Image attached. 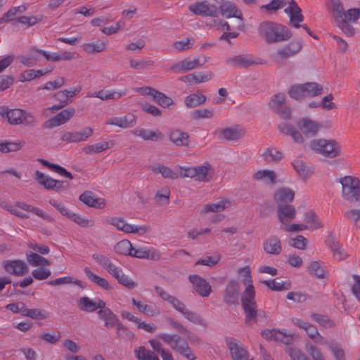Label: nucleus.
Returning <instances> with one entry per match:
<instances>
[{
	"mask_svg": "<svg viewBox=\"0 0 360 360\" xmlns=\"http://www.w3.org/2000/svg\"><path fill=\"white\" fill-rule=\"evenodd\" d=\"M257 30L259 35L268 44L286 41L292 36L291 31L287 27L271 21L262 22Z\"/></svg>",
	"mask_w": 360,
	"mask_h": 360,
	"instance_id": "nucleus-1",
	"label": "nucleus"
},
{
	"mask_svg": "<svg viewBox=\"0 0 360 360\" xmlns=\"http://www.w3.org/2000/svg\"><path fill=\"white\" fill-rule=\"evenodd\" d=\"M241 305L245 314L246 325L256 323L259 319V310L255 300V290L253 285H248L241 295Z\"/></svg>",
	"mask_w": 360,
	"mask_h": 360,
	"instance_id": "nucleus-2",
	"label": "nucleus"
},
{
	"mask_svg": "<svg viewBox=\"0 0 360 360\" xmlns=\"http://www.w3.org/2000/svg\"><path fill=\"white\" fill-rule=\"evenodd\" d=\"M0 115L6 118L11 124L32 126L34 122V117L30 112L19 108L9 109L7 106H1Z\"/></svg>",
	"mask_w": 360,
	"mask_h": 360,
	"instance_id": "nucleus-3",
	"label": "nucleus"
},
{
	"mask_svg": "<svg viewBox=\"0 0 360 360\" xmlns=\"http://www.w3.org/2000/svg\"><path fill=\"white\" fill-rule=\"evenodd\" d=\"M310 148L316 153L328 158H335L341 153L340 144L333 139H314L310 142Z\"/></svg>",
	"mask_w": 360,
	"mask_h": 360,
	"instance_id": "nucleus-4",
	"label": "nucleus"
},
{
	"mask_svg": "<svg viewBox=\"0 0 360 360\" xmlns=\"http://www.w3.org/2000/svg\"><path fill=\"white\" fill-rule=\"evenodd\" d=\"M322 93V86L316 82L294 84L288 90L290 96L297 101H300L306 97H314Z\"/></svg>",
	"mask_w": 360,
	"mask_h": 360,
	"instance_id": "nucleus-5",
	"label": "nucleus"
},
{
	"mask_svg": "<svg viewBox=\"0 0 360 360\" xmlns=\"http://www.w3.org/2000/svg\"><path fill=\"white\" fill-rule=\"evenodd\" d=\"M342 195L344 199L353 202L360 198V180L357 177L346 176L340 179Z\"/></svg>",
	"mask_w": 360,
	"mask_h": 360,
	"instance_id": "nucleus-6",
	"label": "nucleus"
},
{
	"mask_svg": "<svg viewBox=\"0 0 360 360\" xmlns=\"http://www.w3.org/2000/svg\"><path fill=\"white\" fill-rule=\"evenodd\" d=\"M220 4L216 0H202L189 6V9L194 14L211 18H217L219 15Z\"/></svg>",
	"mask_w": 360,
	"mask_h": 360,
	"instance_id": "nucleus-7",
	"label": "nucleus"
},
{
	"mask_svg": "<svg viewBox=\"0 0 360 360\" xmlns=\"http://www.w3.org/2000/svg\"><path fill=\"white\" fill-rule=\"evenodd\" d=\"M34 178L45 189L51 190L56 193H61L70 188L69 181L54 179L39 170L34 172Z\"/></svg>",
	"mask_w": 360,
	"mask_h": 360,
	"instance_id": "nucleus-8",
	"label": "nucleus"
},
{
	"mask_svg": "<svg viewBox=\"0 0 360 360\" xmlns=\"http://www.w3.org/2000/svg\"><path fill=\"white\" fill-rule=\"evenodd\" d=\"M105 221L110 224L119 231H122L127 233H139L143 235L150 230L148 226H134L129 224L122 217H107Z\"/></svg>",
	"mask_w": 360,
	"mask_h": 360,
	"instance_id": "nucleus-9",
	"label": "nucleus"
},
{
	"mask_svg": "<svg viewBox=\"0 0 360 360\" xmlns=\"http://www.w3.org/2000/svg\"><path fill=\"white\" fill-rule=\"evenodd\" d=\"M285 95L283 93L275 94L269 103L270 109L283 120L291 118V109L285 105Z\"/></svg>",
	"mask_w": 360,
	"mask_h": 360,
	"instance_id": "nucleus-10",
	"label": "nucleus"
},
{
	"mask_svg": "<svg viewBox=\"0 0 360 360\" xmlns=\"http://www.w3.org/2000/svg\"><path fill=\"white\" fill-rule=\"evenodd\" d=\"M240 286L238 281L231 279L226 284L223 292V300L229 306L239 303Z\"/></svg>",
	"mask_w": 360,
	"mask_h": 360,
	"instance_id": "nucleus-11",
	"label": "nucleus"
},
{
	"mask_svg": "<svg viewBox=\"0 0 360 360\" xmlns=\"http://www.w3.org/2000/svg\"><path fill=\"white\" fill-rule=\"evenodd\" d=\"M75 113V109L74 108H68L60 112L56 116L46 120L43 124V128L52 129L60 126L70 120L74 116Z\"/></svg>",
	"mask_w": 360,
	"mask_h": 360,
	"instance_id": "nucleus-12",
	"label": "nucleus"
},
{
	"mask_svg": "<svg viewBox=\"0 0 360 360\" xmlns=\"http://www.w3.org/2000/svg\"><path fill=\"white\" fill-rule=\"evenodd\" d=\"M217 3L220 4L219 15L226 18H236L243 21V13L239 10L236 4L233 1L226 0H216Z\"/></svg>",
	"mask_w": 360,
	"mask_h": 360,
	"instance_id": "nucleus-13",
	"label": "nucleus"
},
{
	"mask_svg": "<svg viewBox=\"0 0 360 360\" xmlns=\"http://www.w3.org/2000/svg\"><path fill=\"white\" fill-rule=\"evenodd\" d=\"M296 124L300 131L307 137L315 136L322 127L320 123L309 117H304L297 121Z\"/></svg>",
	"mask_w": 360,
	"mask_h": 360,
	"instance_id": "nucleus-14",
	"label": "nucleus"
},
{
	"mask_svg": "<svg viewBox=\"0 0 360 360\" xmlns=\"http://www.w3.org/2000/svg\"><path fill=\"white\" fill-rule=\"evenodd\" d=\"M3 267L7 273L15 276H22L29 271L27 265L20 259L4 261Z\"/></svg>",
	"mask_w": 360,
	"mask_h": 360,
	"instance_id": "nucleus-15",
	"label": "nucleus"
},
{
	"mask_svg": "<svg viewBox=\"0 0 360 360\" xmlns=\"http://www.w3.org/2000/svg\"><path fill=\"white\" fill-rule=\"evenodd\" d=\"M206 62L207 59L205 57L203 58V60L202 62L199 58H194L193 60H191L189 58H186L183 60L174 64L171 67V70L175 73L186 72L202 66Z\"/></svg>",
	"mask_w": 360,
	"mask_h": 360,
	"instance_id": "nucleus-16",
	"label": "nucleus"
},
{
	"mask_svg": "<svg viewBox=\"0 0 360 360\" xmlns=\"http://www.w3.org/2000/svg\"><path fill=\"white\" fill-rule=\"evenodd\" d=\"M302 49L301 40H293L276 51V57L280 60H287L297 55Z\"/></svg>",
	"mask_w": 360,
	"mask_h": 360,
	"instance_id": "nucleus-17",
	"label": "nucleus"
},
{
	"mask_svg": "<svg viewBox=\"0 0 360 360\" xmlns=\"http://www.w3.org/2000/svg\"><path fill=\"white\" fill-rule=\"evenodd\" d=\"M189 281L193 284L195 292L203 297H207L212 292V287L210 283L198 275H190Z\"/></svg>",
	"mask_w": 360,
	"mask_h": 360,
	"instance_id": "nucleus-18",
	"label": "nucleus"
},
{
	"mask_svg": "<svg viewBox=\"0 0 360 360\" xmlns=\"http://www.w3.org/2000/svg\"><path fill=\"white\" fill-rule=\"evenodd\" d=\"M226 342L233 360H248V352L237 342L236 339L229 338L226 340Z\"/></svg>",
	"mask_w": 360,
	"mask_h": 360,
	"instance_id": "nucleus-19",
	"label": "nucleus"
},
{
	"mask_svg": "<svg viewBox=\"0 0 360 360\" xmlns=\"http://www.w3.org/2000/svg\"><path fill=\"white\" fill-rule=\"evenodd\" d=\"M292 322L298 327L302 329H304L308 336L315 342V343H323V338L319 334L317 328L315 326L305 322L299 319H295L292 320Z\"/></svg>",
	"mask_w": 360,
	"mask_h": 360,
	"instance_id": "nucleus-20",
	"label": "nucleus"
},
{
	"mask_svg": "<svg viewBox=\"0 0 360 360\" xmlns=\"http://www.w3.org/2000/svg\"><path fill=\"white\" fill-rule=\"evenodd\" d=\"M93 134L91 127H85L80 131H65L61 136V140L68 143H77L86 140Z\"/></svg>",
	"mask_w": 360,
	"mask_h": 360,
	"instance_id": "nucleus-21",
	"label": "nucleus"
},
{
	"mask_svg": "<svg viewBox=\"0 0 360 360\" xmlns=\"http://www.w3.org/2000/svg\"><path fill=\"white\" fill-rule=\"evenodd\" d=\"M130 256L139 259H148L158 261L161 259V254L153 248L149 249L142 247H133Z\"/></svg>",
	"mask_w": 360,
	"mask_h": 360,
	"instance_id": "nucleus-22",
	"label": "nucleus"
},
{
	"mask_svg": "<svg viewBox=\"0 0 360 360\" xmlns=\"http://www.w3.org/2000/svg\"><path fill=\"white\" fill-rule=\"evenodd\" d=\"M226 63L229 66L243 68H248L259 63L256 62L251 56L248 54H240L233 58H229L226 59Z\"/></svg>",
	"mask_w": 360,
	"mask_h": 360,
	"instance_id": "nucleus-23",
	"label": "nucleus"
},
{
	"mask_svg": "<svg viewBox=\"0 0 360 360\" xmlns=\"http://www.w3.org/2000/svg\"><path fill=\"white\" fill-rule=\"evenodd\" d=\"M277 214L279 221L283 224H288L290 221L295 219L296 210L292 205L279 204L277 208Z\"/></svg>",
	"mask_w": 360,
	"mask_h": 360,
	"instance_id": "nucleus-24",
	"label": "nucleus"
},
{
	"mask_svg": "<svg viewBox=\"0 0 360 360\" xmlns=\"http://www.w3.org/2000/svg\"><path fill=\"white\" fill-rule=\"evenodd\" d=\"M263 249L266 254L278 255L282 251L281 241L276 236H271L264 240Z\"/></svg>",
	"mask_w": 360,
	"mask_h": 360,
	"instance_id": "nucleus-25",
	"label": "nucleus"
},
{
	"mask_svg": "<svg viewBox=\"0 0 360 360\" xmlns=\"http://www.w3.org/2000/svg\"><path fill=\"white\" fill-rule=\"evenodd\" d=\"M169 139L176 146H189V134L178 129H172L169 133Z\"/></svg>",
	"mask_w": 360,
	"mask_h": 360,
	"instance_id": "nucleus-26",
	"label": "nucleus"
},
{
	"mask_svg": "<svg viewBox=\"0 0 360 360\" xmlns=\"http://www.w3.org/2000/svg\"><path fill=\"white\" fill-rule=\"evenodd\" d=\"M131 132L134 135L140 136L145 141H157L162 140L164 138L163 134L159 129L153 131L138 127L134 129Z\"/></svg>",
	"mask_w": 360,
	"mask_h": 360,
	"instance_id": "nucleus-27",
	"label": "nucleus"
},
{
	"mask_svg": "<svg viewBox=\"0 0 360 360\" xmlns=\"http://www.w3.org/2000/svg\"><path fill=\"white\" fill-rule=\"evenodd\" d=\"M280 132L290 136L293 141L297 143H303L304 139L302 133L297 130L295 127L291 124H280L278 126Z\"/></svg>",
	"mask_w": 360,
	"mask_h": 360,
	"instance_id": "nucleus-28",
	"label": "nucleus"
},
{
	"mask_svg": "<svg viewBox=\"0 0 360 360\" xmlns=\"http://www.w3.org/2000/svg\"><path fill=\"white\" fill-rule=\"evenodd\" d=\"M223 139L226 141H238L245 134L244 128L226 127L219 131Z\"/></svg>",
	"mask_w": 360,
	"mask_h": 360,
	"instance_id": "nucleus-29",
	"label": "nucleus"
},
{
	"mask_svg": "<svg viewBox=\"0 0 360 360\" xmlns=\"http://www.w3.org/2000/svg\"><path fill=\"white\" fill-rule=\"evenodd\" d=\"M79 200L85 205L92 207L103 208L105 205L102 199L96 198L94 193L89 191H86L81 194Z\"/></svg>",
	"mask_w": 360,
	"mask_h": 360,
	"instance_id": "nucleus-30",
	"label": "nucleus"
},
{
	"mask_svg": "<svg viewBox=\"0 0 360 360\" xmlns=\"http://www.w3.org/2000/svg\"><path fill=\"white\" fill-rule=\"evenodd\" d=\"M97 314L101 319L105 321L106 328L117 326L120 323L117 316L110 309L98 310Z\"/></svg>",
	"mask_w": 360,
	"mask_h": 360,
	"instance_id": "nucleus-31",
	"label": "nucleus"
},
{
	"mask_svg": "<svg viewBox=\"0 0 360 360\" xmlns=\"http://www.w3.org/2000/svg\"><path fill=\"white\" fill-rule=\"evenodd\" d=\"M136 122L135 115H128L121 117H112L108 123L121 128H129L134 126Z\"/></svg>",
	"mask_w": 360,
	"mask_h": 360,
	"instance_id": "nucleus-32",
	"label": "nucleus"
},
{
	"mask_svg": "<svg viewBox=\"0 0 360 360\" xmlns=\"http://www.w3.org/2000/svg\"><path fill=\"white\" fill-rule=\"evenodd\" d=\"M160 338L165 343L169 345L173 350L178 352V348L182 346L183 342H186L181 336L176 334H166L162 333L159 335Z\"/></svg>",
	"mask_w": 360,
	"mask_h": 360,
	"instance_id": "nucleus-33",
	"label": "nucleus"
},
{
	"mask_svg": "<svg viewBox=\"0 0 360 360\" xmlns=\"http://www.w3.org/2000/svg\"><path fill=\"white\" fill-rule=\"evenodd\" d=\"M292 165L295 171L303 179L309 178L314 173V169L307 165V164L299 158L293 161Z\"/></svg>",
	"mask_w": 360,
	"mask_h": 360,
	"instance_id": "nucleus-34",
	"label": "nucleus"
},
{
	"mask_svg": "<svg viewBox=\"0 0 360 360\" xmlns=\"http://www.w3.org/2000/svg\"><path fill=\"white\" fill-rule=\"evenodd\" d=\"M15 205L17 207H18L22 210L34 213V214L44 219L46 221H53V218L51 217V215L45 213L43 210H41V209H39L37 207L32 206L31 205H28L23 202H16Z\"/></svg>",
	"mask_w": 360,
	"mask_h": 360,
	"instance_id": "nucleus-35",
	"label": "nucleus"
},
{
	"mask_svg": "<svg viewBox=\"0 0 360 360\" xmlns=\"http://www.w3.org/2000/svg\"><path fill=\"white\" fill-rule=\"evenodd\" d=\"M295 197V192L289 188H278L274 193V199L277 202L289 203Z\"/></svg>",
	"mask_w": 360,
	"mask_h": 360,
	"instance_id": "nucleus-36",
	"label": "nucleus"
},
{
	"mask_svg": "<svg viewBox=\"0 0 360 360\" xmlns=\"http://www.w3.org/2000/svg\"><path fill=\"white\" fill-rule=\"evenodd\" d=\"M127 93L126 90H123L121 91H108V90H101L98 91L94 92L91 96L99 98L103 101L107 100H117L121 98L122 96L125 95Z\"/></svg>",
	"mask_w": 360,
	"mask_h": 360,
	"instance_id": "nucleus-37",
	"label": "nucleus"
},
{
	"mask_svg": "<svg viewBox=\"0 0 360 360\" xmlns=\"http://www.w3.org/2000/svg\"><path fill=\"white\" fill-rule=\"evenodd\" d=\"M84 271L86 277L94 283L96 284L101 288L108 290H111L112 287L110 285L108 281L104 278L100 277L96 274H94L89 267H85Z\"/></svg>",
	"mask_w": 360,
	"mask_h": 360,
	"instance_id": "nucleus-38",
	"label": "nucleus"
},
{
	"mask_svg": "<svg viewBox=\"0 0 360 360\" xmlns=\"http://www.w3.org/2000/svg\"><path fill=\"white\" fill-rule=\"evenodd\" d=\"M276 174L273 170H258L253 176V179L257 181L263 180L265 182L274 185L276 183Z\"/></svg>",
	"mask_w": 360,
	"mask_h": 360,
	"instance_id": "nucleus-39",
	"label": "nucleus"
},
{
	"mask_svg": "<svg viewBox=\"0 0 360 360\" xmlns=\"http://www.w3.org/2000/svg\"><path fill=\"white\" fill-rule=\"evenodd\" d=\"M207 101V97L200 94H191L185 98L184 103L188 108H195L200 105L204 104Z\"/></svg>",
	"mask_w": 360,
	"mask_h": 360,
	"instance_id": "nucleus-40",
	"label": "nucleus"
},
{
	"mask_svg": "<svg viewBox=\"0 0 360 360\" xmlns=\"http://www.w3.org/2000/svg\"><path fill=\"white\" fill-rule=\"evenodd\" d=\"M213 77V74L211 72H207V74H201L198 73L195 74H189L186 76H183L179 78V79L184 82L188 83H201L204 82L209 81Z\"/></svg>",
	"mask_w": 360,
	"mask_h": 360,
	"instance_id": "nucleus-41",
	"label": "nucleus"
},
{
	"mask_svg": "<svg viewBox=\"0 0 360 360\" xmlns=\"http://www.w3.org/2000/svg\"><path fill=\"white\" fill-rule=\"evenodd\" d=\"M262 158L268 163H276L283 158V154L276 148L271 147L266 149L262 154Z\"/></svg>",
	"mask_w": 360,
	"mask_h": 360,
	"instance_id": "nucleus-42",
	"label": "nucleus"
},
{
	"mask_svg": "<svg viewBox=\"0 0 360 360\" xmlns=\"http://www.w3.org/2000/svg\"><path fill=\"white\" fill-rule=\"evenodd\" d=\"M262 283L274 291L286 290L291 288V282L290 281H279L278 278L264 281Z\"/></svg>",
	"mask_w": 360,
	"mask_h": 360,
	"instance_id": "nucleus-43",
	"label": "nucleus"
},
{
	"mask_svg": "<svg viewBox=\"0 0 360 360\" xmlns=\"http://www.w3.org/2000/svg\"><path fill=\"white\" fill-rule=\"evenodd\" d=\"M37 161L42 164L44 167H46L49 169L58 173V174L63 176H65L70 179H72L74 178L72 174L70 172L67 171L64 167L58 165L51 163L48 160L41 158H39Z\"/></svg>",
	"mask_w": 360,
	"mask_h": 360,
	"instance_id": "nucleus-44",
	"label": "nucleus"
},
{
	"mask_svg": "<svg viewBox=\"0 0 360 360\" xmlns=\"http://www.w3.org/2000/svg\"><path fill=\"white\" fill-rule=\"evenodd\" d=\"M289 7L292 8V12L295 13V15L291 17V25L295 28H300L301 27L300 22L304 20L301 8L294 0L290 1Z\"/></svg>",
	"mask_w": 360,
	"mask_h": 360,
	"instance_id": "nucleus-45",
	"label": "nucleus"
},
{
	"mask_svg": "<svg viewBox=\"0 0 360 360\" xmlns=\"http://www.w3.org/2000/svg\"><path fill=\"white\" fill-rule=\"evenodd\" d=\"M152 170L155 173L160 174L164 178L170 179H176L179 178V174L177 172L162 164H157L154 165Z\"/></svg>",
	"mask_w": 360,
	"mask_h": 360,
	"instance_id": "nucleus-46",
	"label": "nucleus"
},
{
	"mask_svg": "<svg viewBox=\"0 0 360 360\" xmlns=\"http://www.w3.org/2000/svg\"><path fill=\"white\" fill-rule=\"evenodd\" d=\"M27 259L28 263L33 266H50L51 262L44 257L37 253L30 252L27 254Z\"/></svg>",
	"mask_w": 360,
	"mask_h": 360,
	"instance_id": "nucleus-47",
	"label": "nucleus"
},
{
	"mask_svg": "<svg viewBox=\"0 0 360 360\" xmlns=\"http://www.w3.org/2000/svg\"><path fill=\"white\" fill-rule=\"evenodd\" d=\"M132 304L136 307L137 309L149 316H153L155 314L159 313V311L156 309L153 305L143 304L140 301L136 300L135 298H132L131 300Z\"/></svg>",
	"mask_w": 360,
	"mask_h": 360,
	"instance_id": "nucleus-48",
	"label": "nucleus"
},
{
	"mask_svg": "<svg viewBox=\"0 0 360 360\" xmlns=\"http://www.w3.org/2000/svg\"><path fill=\"white\" fill-rule=\"evenodd\" d=\"M230 202L226 200H222L217 203L207 204L204 206L200 213L218 212L223 211Z\"/></svg>",
	"mask_w": 360,
	"mask_h": 360,
	"instance_id": "nucleus-49",
	"label": "nucleus"
},
{
	"mask_svg": "<svg viewBox=\"0 0 360 360\" xmlns=\"http://www.w3.org/2000/svg\"><path fill=\"white\" fill-rule=\"evenodd\" d=\"M131 250H133V246L127 239L118 242L115 246V251L120 255L130 256Z\"/></svg>",
	"mask_w": 360,
	"mask_h": 360,
	"instance_id": "nucleus-50",
	"label": "nucleus"
},
{
	"mask_svg": "<svg viewBox=\"0 0 360 360\" xmlns=\"http://www.w3.org/2000/svg\"><path fill=\"white\" fill-rule=\"evenodd\" d=\"M77 306L79 309L83 311H95V302L88 297H80L77 301Z\"/></svg>",
	"mask_w": 360,
	"mask_h": 360,
	"instance_id": "nucleus-51",
	"label": "nucleus"
},
{
	"mask_svg": "<svg viewBox=\"0 0 360 360\" xmlns=\"http://www.w3.org/2000/svg\"><path fill=\"white\" fill-rule=\"evenodd\" d=\"M116 328L118 338L127 341H131L134 339L135 334L121 323H119Z\"/></svg>",
	"mask_w": 360,
	"mask_h": 360,
	"instance_id": "nucleus-52",
	"label": "nucleus"
},
{
	"mask_svg": "<svg viewBox=\"0 0 360 360\" xmlns=\"http://www.w3.org/2000/svg\"><path fill=\"white\" fill-rule=\"evenodd\" d=\"M308 271L316 278H325V270L318 261L311 262L308 267Z\"/></svg>",
	"mask_w": 360,
	"mask_h": 360,
	"instance_id": "nucleus-53",
	"label": "nucleus"
},
{
	"mask_svg": "<svg viewBox=\"0 0 360 360\" xmlns=\"http://www.w3.org/2000/svg\"><path fill=\"white\" fill-rule=\"evenodd\" d=\"M106 43L103 41H97L95 43L84 44V50L88 53L101 52L105 50Z\"/></svg>",
	"mask_w": 360,
	"mask_h": 360,
	"instance_id": "nucleus-54",
	"label": "nucleus"
},
{
	"mask_svg": "<svg viewBox=\"0 0 360 360\" xmlns=\"http://www.w3.org/2000/svg\"><path fill=\"white\" fill-rule=\"evenodd\" d=\"M154 101L158 103L162 108H169L174 104V101L172 98L167 96L162 92L157 91L155 96H154Z\"/></svg>",
	"mask_w": 360,
	"mask_h": 360,
	"instance_id": "nucleus-55",
	"label": "nucleus"
},
{
	"mask_svg": "<svg viewBox=\"0 0 360 360\" xmlns=\"http://www.w3.org/2000/svg\"><path fill=\"white\" fill-rule=\"evenodd\" d=\"M304 220L311 224L312 229H318L323 226L318 216L314 211H309L304 214Z\"/></svg>",
	"mask_w": 360,
	"mask_h": 360,
	"instance_id": "nucleus-56",
	"label": "nucleus"
},
{
	"mask_svg": "<svg viewBox=\"0 0 360 360\" xmlns=\"http://www.w3.org/2000/svg\"><path fill=\"white\" fill-rule=\"evenodd\" d=\"M109 148L108 142L104 141L98 143L93 145H89L83 148V150L86 154L99 153Z\"/></svg>",
	"mask_w": 360,
	"mask_h": 360,
	"instance_id": "nucleus-57",
	"label": "nucleus"
},
{
	"mask_svg": "<svg viewBox=\"0 0 360 360\" xmlns=\"http://www.w3.org/2000/svg\"><path fill=\"white\" fill-rule=\"evenodd\" d=\"M324 344H328L329 349L333 353L335 360H346L345 353L342 348L338 346L333 342H324Z\"/></svg>",
	"mask_w": 360,
	"mask_h": 360,
	"instance_id": "nucleus-58",
	"label": "nucleus"
},
{
	"mask_svg": "<svg viewBox=\"0 0 360 360\" xmlns=\"http://www.w3.org/2000/svg\"><path fill=\"white\" fill-rule=\"evenodd\" d=\"M308 244V240L302 235H298L294 238H290L289 245L299 250H305Z\"/></svg>",
	"mask_w": 360,
	"mask_h": 360,
	"instance_id": "nucleus-59",
	"label": "nucleus"
},
{
	"mask_svg": "<svg viewBox=\"0 0 360 360\" xmlns=\"http://www.w3.org/2000/svg\"><path fill=\"white\" fill-rule=\"evenodd\" d=\"M214 116L212 110L208 108H200L192 112L191 117L193 120L210 119Z\"/></svg>",
	"mask_w": 360,
	"mask_h": 360,
	"instance_id": "nucleus-60",
	"label": "nucleus"
},
{
	"mask_svg": "<svg viewBox=\"0 0 360 360\" xmlns=\"http://www.w3.org/2000/svg\"><path fill=\"white\" fill-rule=\"evenodd\" d=\"M129 64H130V67L132 69H134L136 70H146V69H148V68L152 67L154 65V62L153 60H146L137 61L134 59H130Z\"/></svg>",
	"mask_w": 360,
	"mask_h": 360,
	"instance_id": "nucleus-61",
	"label": "nucleus"
},
{
	"mask_svg": "<svg viewBox=\"0 0 360 360\" xmlns=\"http://www.w3.org/2000/svg\"><path fill=\"white\" fill-rule=\"evenodd\" d=\"M134 354L138 360H152L154 352L141 346L134 350Z\"/></svg>",
	"mask_w": 360,
	"mask_h": 360,
	"instance_id": "nucleus-62",
	"label": "nucleus"
},
{
	"mask_svg": "<svg viewBox=\"0 0 360 360\" xmlns=\"http://www.w3.org/2000/svg\"><path fill=\"white\" fill-rule=\"evenodd\" d=\"M305 349L313 360H326L321 349L311 344H307Z\"/></svg>",
	"mask_w": 360,
	"mask_h": 360,
	"instance_id": "nucleus-63",
	"label": "nucleus"
},
{
	"mask_svg": "<svg viewBox=\"0 0 360 360\" xmlns=\"http://www.w3.org/2000/svg\"><path fill=\"white\" fill-rule=\"evenodd\" d=\"M285 350L292 360H309L307 356L298 348L288 347Z\"/></svg>",
	"mask_w": 360,
	"mask_h": 360,
	"instance_id": "nucleus-64",
	"label": "nucleus"
}]
</instances>
